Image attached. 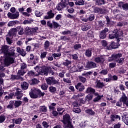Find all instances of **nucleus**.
Segmentation results:
<instances>
[{"label": "nucleus", "mask_w": 128, "mask_h": 128, "mask_svg": "<svg viewBox=\"0 0 128 128\" xmlns=\"http://www.w3.org/2000/svg\"><path fill=\"white\" fill-rule=\"evenodd\" d=\"M65 8H66V6L62 2L58 3L56 6V8L58 11L64 10Z\"/></svg>", "instance_id": "nucleus-25"}, {"label": "nucleus", "mask_w": 128, "mask_h": 128, "mask_svg": "<svg viewBox=\"0 0 128 128\" xmlns=\"http://www.w3.org/2000/svg\"><path fill=\"white\" fill-rule=\"evenodd\" d=\"M22 102L20 100H10L9 102V104L7 106V108L8 110H14V108H16L22 106Z\"/></svg>", "instance_id": "nucleus-6"}, {"label": "nucleus", "mask_w": 128, "mask_h": 128, "mask_svg": "<svg viewBox=\"0 0 128 128\" xmlns=\"http://www.w3.org/2000/svg\"><path fill=\"white\" fill-rule=\"evenodd\" d=\"M94 60L96 64H100L102 62V58L100 57H96L94 58Z\"/></svg>", "instance_id": "nucleus-55"}, {"label": "nucleus", "mask_w": 128, "mask_h": 128, "mask_svg": "<svg viewBox=\"0 0 128 128\" xmlns=\"http://www.w3.org/2000/svg\"><path fill=\"white\" fill-rule=\"evenodd\" d=\"M21 88L24 90H26L28 88V84L26 82H24L21 84Z\"/></svg>", "instance_id": "nucleus-33"}, {"label": "nucleus", "mask_w": 128, "mask_h": 128, "mask_svg": "<svg viewBox=\"0 0 128 128\" xmlns=\"http://www.w3.org/2000/svg\"><path fill=\"white\" fill-rule=\"evenodd\" d=\"M26 74V72H24V70L20 69L18 71V76H24Z\"/></svg>", "instance_id": "nucleus-50"}, {"label": "nucleus", "mask_w": 128, "mask_h": 128, "mask_svg": "<svg viewBox=\"0 0 128 128\" xmlns=\"http://www.w3.org/2000/svg\"><path fill=\"white\" fill-rule=\"evenodd\" d=\"M98 24L96 25V29L98 30H102L106 24V20H99L98 22Z\"/></svg>", "instance_id": "nucleus-14"}, {"label": "nucleus", "mask_w": 128, "mask_h": 128, "mask_svg": "<svg viewBox=\"0 0 128 128\" xmlns=\"http://www.w3.org/2000/svg\"><path fill=\"white\" fill-rule=\"evenodd\" d=\"M86 68H88V70L94 68H96V64L92 61H88L86 64Z\"/></svg>", "instance_id": "nucleus-15"}, {"label": "nucleus", "mask_w": 128, "mask_h": 128, "mask_svg": "<svg viewBox=\"0 0 128 128\" xmlns=\"http://www.w3.org/2000/svg\"><path fill=\"white\" fill-rule=\"evenodd\" d=\"M6 117L4 116V114H2L0 116V124H2V122H4V120H6Z\"/></svg>", "instance_id": "nucleus-47"}, {"label": "nucleus", "mask_w": 128, "mask_h": 128, "mask_svg": "<svg viewBox=\"0 0 128 128\" xmlns=\"http://www.w3.org/2000/svg\"><path fill=\"white\" fill-rule=\"evenodd\" d=\"M8 48H10L9 46L2 45L0 49L2 54H4V56H8L9 54H12V50L11 52H10Z\"/></svg>", "instance_id": "nucleus-10"}, {"label": "nucleus", "mask_w": 128, "mask_h": 128, "mask_svg": "<svg viewBox=\"0 0 128 128\" xmlns=\"http://www.w3.org/2000/svg\"><path fill=\"white\" fill-rule=\"evenodd\" d=\"M113 128H122V122H118V123H115L112 124Z\"/></svg>", "instance_id": "nucleus-43"}, {"label": "nucleus", "mask_w": 128, "mask_h": 128, "mask_svg": "<svg viewBox=\"0 0 128 128\" xmlns=\"http://www.w3.org/2000/svg\"><path fill=\"white\" fill-rule=\"evenodd\" d=\"M73 112L76 114H80V112H82V110H80V108L77 107L73 108Z\"/></svg>", "instance_id": "nucleus-48"}, {"label": "nucleus", "mask_w": 128, "mask_h": 128, "mask_svg": "<svg viewBox=\"0 0 128 128\" xmlns=\"http://www.w3.org/2000/svg\"><path fill=\"white\" fill-rule=\"evenodd\" d=\"M87 36L88 38H92L94 36V32L92 30L88 31Z\"/></svg>", "instance_id": "nucleus-58"}, {"label": "nucleus", "mask_w": 128, "mask_h": 128, "mask_svg": "<svg viewBox=\"0 0 128 128\" xmlns=\"http://www.w3.org/2000/svg\"><path fill=\"white\" fill-rule=\"evenodd\" d=\"M16 30L18 32V34L19 36H22L24 34V28L22 27L21 26H18L16 28Z\"/></svg>", "instance_id": "nucleus-22"}, {"label": "nucleus", "mask_w": 128, "mask_h": 128, "mask_svg": "<svg viewBox=\"0 0 128 128\" xmlns=\"http://www.w3.org/2000/svg\"><path fill=\"white\" fill-rule=\"evenodd\" d=\"M84 2H86V0H78L76 2L75 4H76V6H84Z\"/></svg>", "instance_id": "nucleus-39"}, {"label": "nucleus", "mask_w": 128, "mask_h": 128, "mask_svg": "<svg viewBox=\"0 0 128 128\" xmlns=\"http://www.w3.org/2000/svg\"><path fill=\"white\" fill-rule=\"evenodd\" d=\"M15 50H12V53L9 54L8 55L5 56V58L4 59V64L6 66H10V64H14V58L12 56H14L16 55Z\"/></svg>", "instance_id": "nucleus-2"}, {"label": "nucleus", "mask_w": 128, "mask_h": 128, "mask_svg": "<svg viewBox=\"0 0 128 128\" xmlns=\"http://www.w3.org/2000/svg\"><path fill=\"white\" fill-rule=\"evenodd\" d=\"M70 0H60V2L66 8V6H68Z\"/></svg>", "instance_id": "nucleus-52"}, {"label": "nucleus", "mask_w": 128, "mask_h": 128, "mask_svg": "<svg viewBox=\"0 0 128 128\" xmlns=\"http://www.w3.org/2000/svg\"><path fill=\"white\" fill-rule=\"evenodd\" d=\"M88 20L90 22H92L94 20V14H90L88 18Z\"/></svg>", "instance_id": "nucleus-61"}, {"label": "nucleus", "mask_w": 128, "mask_h": 128, "mask_svg": "<svg viewBox=\"0 0 128 128\" xmlns=\"http://www.w3.org/2000/svg\"><path fill=\"white\" fill-rule=\"evenodd\" d=\"M102 46H104L105 50H108V42L106 40H103L102 41Z\"/></svg>", "instance_id": "nucleus-38"}, {"label": "nucleus", "mask_w": 128, "mask_h": 128, "mask_svg": "<svg viewBox=\"0 0 128 128\" xmlns=\"http://www.w3.org/2000/svg\"><path fill=\"white\" fill-rule=\"evenodd\" d=\"M28 67V65L26 63H22L20 64V70H24L25 68Z\"/></svg>", "instance_id": "nucleus-60"}, {"label": "nucleus", "mask_w": 128, "mask_h": 128, "mask_svg": "<svg viewBox=\"0 0 128 128\" xmlns=\"http://www.w3.org/2000/svg\"><path fill=\"white\" fill-rule=\"evenodd\" d=\"M16 52L18 54H20V56H26V52L23 48L20 49V47L17 48Z\"/></svg>", "instance_id": "nucleus-23"}, {"label": "nucleus", "mask_w": 128, "mask_h": 128, "mask_svg": "<svg viewBox=\"0 0 128 128\" xmlns=\"http://www.w3.org/2000/svg\"><path fill=\"white\" fill-rule=\"evenodd\" d=\"M122 36H124V32L122 30L118 29H114L109 34V38L110 40L118 38H122Z\"/></svg>", "instance_id": "nucleus-5"}, {"label": "nucleus", "mask_w": 128, "mask_h": 128, "mask_svg": "<svg viewBox=\"0 0 128 128\" xmlns=\"http://www.w3.org/2000/svg\"><path fill=\"white\" fill-rule=\"evenodd\" d=\"M85 112L89 116H94V114H96V112H94V110H92V108L85 110Z\"/></svg>", "instance_id": "nucleus-31"}, {"label": "nucleus", "mask_w": 128, "mask_h": 128, "mask_svg": "<svg viewBox=\"0 0 128 128\" xmlns=\"http://www.w3.org/2000/svg\"><path fill=\"white\" fill-rule=\"evenodd\" d=\"M47 14H48V16H44L45 20H50V18H54V14L52 13V10H50L48 12Z\"/></svg>", "instance_id": "nucleus-18"}, {"label": "nucleus", "mask_w": 128, "mask_h": 128, "mask_svg": "<svg viewBox=\"0 0 128 128\" xmlns=\"http://www.w3.org/2000/svg\"><path fill=\"white\" fill-rule=\"evenodd\" d=\"M44 48L45 50H48L50 48V42L46 40L44 44Z\"/></svg>", "instance_id": "nucleus-51"}, {"label": "nucleus", "mask_w": 128, "mask_h": 128, "mask_svg": "<svg viewBox=\"0 0 128 128\" xmlns=\"http://www.w3.org/2000/svg\"><path fill=\"white\" fill-rule=\"evenodd\" d=\"M12 122L16 124H22V118H18L17 119H12Z\"/></svg>", "instance_id": "nucleus-37"}, {"label": "nucleus", "mask_w": 128, "mask_h": 128, "mask_svg": "<svg viewBox=\"0 0 128 128\" xmlns=\"http://www.w3.org/2000/svg\"><path fill=\"white\" fill-rule=\"evenodd\" d=\"M120 46V44H118L114 42V41L112 42L110 44H108V50H116Z\"/></svg>", "instance_id": "nucleus-12"}, {"label": "nucleus", "mask_w": 128, "mask_h": 128, "mask_svg": "<svg viewBox=\"0 0 128 128\" xmlns=\"http://www.w3.org/2000/svg\"><path fill=\"white\" fill-rule=\"evenodd\" d=\"M64 128H74V124H72V123H71V124H69L68 125H66L64 127Z\"/></svg>", "instance_id": "nucleus-64"}, {"label": "nucleus", "mask_w": 128, "mask_h": 128, "mask_svg": "<svg viewBox=\"0 0 128 128\" xmlns=\"http://www.w3.org/2000/svg\"><path fill=\"white\" fill-rule=\"evenodd\" d=\"M72 64V62L70 60H66V62H64L62 64L63 66H70Z\"/></svg>", "instance_id": "nucleus-54"}, {"label": "nucleus", "mask_w": 128, "mask_h": 128, "mask_svg": "<svg viewBox=\"0 0 128 128\" xmlns=\"http://www.w3.org/2000/svg\"><path fill=\"white\" fill-rule=\"evenodd\" d=\"M24 32L28 36H30V28L28 27H26L24 29Z\"/></svg>", "instance_id": "nucleus-49"}, {"label": "nucleus", "mask_w": 128, "mask_h": 128, "mask_svg": "<svg viewBox=\"0 0 128 128\" xmlns=\"http://www.w3.org/2000/svg\"><path fill=\"white\" fill-rule=\"evenodd\" d=\"M46 84L44 83L40 86L42 90H46L48 88V86H55L56 88H60V80H56L54 76H50L46 78Z\"/></svg>", "instance_id": "nucleus-1"}, {"label": "nucleus", "mask_w": 128, "mask_h": 128, "mask_svg": "<svg viewBox=\"0 0 128 128\" xmlns=\"http://www.w3.org/2000/svg\"><path fill=\"white\" fill-rule=\"evenodd\" d=\"M48 90L52 94H56V88L54 86H50L48 88Z\"/></svg>", "instance_id": "nucleus-36"}, {"label": "nucleus", "mask_w": 128, "mask_h": 128, "mask_svg": "<svg viewBox=\"0 0 128 128\" xmlns=\"http://www.w3.org/2000/svg\"><path fill=\"white\" fill-rule=\"evenodd\" d=\"M100 74H103V76H106L108 74V69H103L100 72Z\"/></svg>", "instance_id": "nucleus-45"}, {"label": "nucleus", "mask_w": 128, "mask_h": 128, "mask_svg": "<svg viewBox=\"0 0 128 128\" xmlns=\"http://www.w3.org/2000/svg\"><path fill=\"white\" fill-rule=\"evenodd\" d=\"M17 34L16 28H12L10 30L8 36H10V38L12 36H16Z\"/></svg>", "instance_id": "nucleus-17"}, {"label": "nucleus", "mask_w": 128, "mask_h": 128, "mask_svg": "<svg viewBox=\"0 0 128 128\" xmlns=\"http://www.w3.org/2000/svg\"><path fill=\"white\" fill-rule=\"evenodd\" d=\"M78 42H75V44L73 46L74 50H79L82 48V44H79Z\"/></svg>", "instance_id": "nucleus-30"}, {"label": "nucleus", "mask_w": 128, "mask_h": 128, "mask_svg": "<svg viewBox=\"0 0 128 128\" xmlns=\"http://www.w3.org/2000/svg\"><path fill=\"white\" fill-rule=\"evenodd\" d=\"M32 10L30 7L26 9V12H23L22 13V16H28V18L30 16V12H32Z\"/></svg>", "instance_id": "nucleus-26"}, {"label": "nucleus", "mask_w": 128, "mask_h": 128, "mask_svg": "<svg viewBox=\"0 0 128 128\" xmlns=\"http://www.w3.org/2000/svg\"><path fill=\"white\" fill-rule=\"evenodd\" d=\"M122 54L121 53H118L116 54H112L111 56L108 58V62H116L120 64H124V58H122Z\"/></svg>", "instance_id": "nucleus-3"}, {"label": "nucleus", "mask_w": 128, "mask_h": 128, "mask_svg": "<svg viewBox=\"0 0 128 128\" xmlns=\"http://www.w3.org/2000/svg\"><path fill=\"white\" fill-rule=\"evenodd\" d=\"M86 98L87 102H90V100H92V98H94V95L92 94H88L86 96Z\"/></svg>", "instance_id": "nucleus-40"}, {"label": "nucleus", "mask_w": 128, "mask_h": 128, "mask_svg": "<svg viewBox=\"0 0 128 128\" xmlns=\"http://www.w3.org/2000/svg\"><path fill=\"white\" fill-rule=\"evenodd\" d=\"M106 4V1L105 0H96L95 1L96 6H102Z\"/></svg>", "instance_id": "nucleus-20"}, {"label": "nucleus", "mask_w": 128, "mask_h": 128, "mask_svg": "<svg viewBox=\"0 0 128 128\" xmlns=\"http://www.w3.org/2000/svg\"><path fill=\"white\" fill-rule=\"evenodd\" d=\"M122 8L123 10H128V4L126 3L124 4H123L122 5Z\"/></svg>", "instance_id": "nucleus-63"}, {"label": "nucleus", "mask_w": 128, "mask_h": 128, "mask_svg": "<svg viewBox=\"0 0 128 128\" xmlns=\"http://www.w3.org/2000/svg\"><path fill=\"white\" fill-rule=\"evenodd\" d=\"M61 122L64 124L63 128L65 126H68V124H72V118H70V114H66L63 116V118Z\"/></svg>", "instance_id": "nucleus-9"}, {"label": "nucleus", "mask_w": 128, "mask_h": 128, "mask_svg": "<svg viewBox=\"0 0 128 128\" xmlns=\"http://www.w3.org/2000/svg\"><path fill=\"white\" fill-rule=\"evenodd\" d=\"M78 80L80 82H82V84H84L86 82V78L82 76H78Z\"/></svg>", "instance_id": "nucleus-41"}, {"label": "nucleus", "mask_w": 128, "mask_h": 128, "mask_svg": "<svg viewBox=\"0 0 128 128\" xmlns=\"http://www.w3.org/2000/svg\"><path fill=\"white\" fill-rule=\"evenodd\" d=\"M86 94H92L96 92V89L88 87L85 91Z\"/></svg>", "instance_id": "nucleus-27"}, {"label": "nucleus", "mask_w": 128, "mask_h": 128, "mask_svg": "<svg viewBox=\"0 0 128 128\" xmlns=\"http://www.w3.org/2000/svg\"><path fill=\"white\" fill-rule=\"evenodd\" d=\"M75 88L76 90H78L79 92H84V90L86 89V87L82 82H78Z\"/></svg>", "instance_id": "nucleus-16"}, {"label": "nucleus", "mask_w": 128, "mask_h": 128, "mask_svg": "<svg viewBox=\"0 0 128 128\" xmlns=\"http://www.w3.org/2000/svg\"><path fill=\"white\" fill-rule=\"evenodd\" d=\"M56 104L54 102H52L48 106L50 111L52 110L50 112L51 118H58V112L54 110H56Z\"/></svg>", "instance_id": "nucleus-8"}, {"label": "nucleus", "mask_w": 128, "mask_h": 128, "mask_svg": "<svg viewBox=\"0 0 128 128\" xmlns=\"http://www.w3.org/2000/svg\"><path fill=\"white\" fill-rule=\"evenodd\" d=\"M128 100V97L126 96V94L123 93L122 95V96L121 98H120V100L126 104V100Z\"/></svg>", "instance_id": "nucleus-34"}, {"label": "nucleus", "mask_w": 128, "mask_h": 128, "mask_svg": "<svg viewBox=\"0 0 128 128\" xmlns=\"http://www.w3.org/2000/svg\"><path fill=\"white\" fill-rule=\"evenodd\" d=\"M106 32H108V29L106 28H105L104 30H102L99 34L100 38H106V36H108Z\"/></svg>", "instance_id": "nucleus-13"}, {"label": "nucleus", "mask_w": 128, "mask_h": 128, "mask_svg": "<svg viewBox=\"0 0 128 128\" xmlns=\"http://www.w3.org/2000/svg\"><path fill=\"white\" fill-rule=\"evenodd\" d=\"M46 54H48L47 52H43L40 53V58L41 60H44L45 58H46Z\"/></svg>", "instance_id": "nucleus-44"}, {"label": "nucleus", "mask_w": 128, "mask_h": 128, "mask_svg": "<svg viewBox=\"0 0 128 128\" xmlns=\"http://www.w3.org/2000/svg\"><path fill=\"white\" fill-rule=\"evenodd\" d=\"M90 28V26H88V25H83L82 26V30L83 32H86Z\"/></svg>", "instance_id": "nucleus-42"}, {"label": "nucleus", "mask_w": 128, "mask_h": 128, "mask_svg": "<svg viewBox=\"0 0 128 128\" xmlns=\"http://www.w3.org/2000/svg\"><path fill=\"white\" fill-rule=\"evenodd\" d=\"M42 124L44 128H48L50 126L48 125V122L46 121H44L42 122Z\"/></svg>", "instance_id": "nucleus-62"}, {"label": "nucleus", "mask_w": 128, "mask_h": 128, "mask_svg": "<svg viewBox=\"0 0 128 128\" xmlns=\"http://www.w3.org/2000/svg\"><path fill=\"white\" fill-rule=\"evenodd\" d=\"M70 72H78V70L76 66H73L70 68Z\"/></svg>", "instance_id": "nucleus-59"}, {"label": "nucleus", "mask_w": 128, "mask_h": 128, "mask_svg": "<svg viewBox=\"0 0 128 128\" xmlns=\"http://www.w3.org/2000/svg\"><path fill=\"white\" fill-rule=\"evenodd\" d=\"M66 10L69 14H74V9L72 8H68V7Z\"/></svg>", "instance_id": "nucleus-56"}, {"label": "nucleus", "mask_w": 128, "mask_h": 128, "mask_svg": "<svg viewBox=\"0 0 128 128\" xmlns=\"http://www.w3.org/2000/svg\"><path fill=\"white\" fill-rule=\"evenodd\" d=\"M31 92H29L30 98H44L46 93L42 92V90L38 88H34L31 90Z\"/></svg>", "instance_id": "nucleus-4"}, {"label": "nucleus", "mask_w": 128, "mask_h": 128, "mask_svg": "<svg viewBox=\"0 0 128 128\" xmlns=\"http://www.w3.org/2000/svg\"><path fill=\"white\" fill-rule=\"evenodd\" d=\"M20 24V21L18 20H12L10 21L8 24V26H16V24Z\"/></svg>", "instance_id": "nucleus-32"}, {"label": "nucleus", "mask_w": 128, "mask_h": 128, "mask_svg": "<svg viewBox=\"0 0 128 128\" xmlns=\"http://www.w3.org/2000/svg\"><path fill=\"white\" fill-rule=\"evenodd\" d=\"M104 18L106 20V24L108 26H112L114 24V22L110 20V17H108V16H105Z\"/></svg>", "instance_id": "nucleus-29"}, {"label": "nucleus", "mask_w": 128, "mask_h": 128, "mask_svg": "<svg viewBox=\"0 0 128 128\" xmlns=\"http://www.w3.org/2000/svg\"><path fill=\"white\" fill-rule=\"evenodd\" d=\"M6 75L4 74V73H0V86H2V84H4V78H2V76H4Z\"/></svg>", "instance_id": "nucleus-46"}, {"label": "nucleus", "mask_w": 128, "mask_h": 128, "mask_svg": "<svg viewBox=\"0 0 128 128\" xmlns=\"http://www.w3.org/2000/svg\"><path fill=\"white\" fill-rule=\"evenodd\" d=\"M34 69L41 76H48V67H40L38 66L34 67Z\"/></svg>", "instance_id": "nucleus-7"}, {"label": "nucleus", "mask_w": 128, "mask_h": 128, "mask_svg": "<svg viewBox=\"0 0 128 128\" xmlns=\"http://www.w3.org/2000/svg\"><path fill=\"white\" fill-rule=\"evenodd\" d=\"M96 86L97 88H102L104 86H106L104 82H101L100 80H96Z\"/></svg>", "instance_id": "nucleus-19"}, {"label": "nucleus", "mask_w": 128, "mask_h": 128, "mask_svg": "<svg viewBox=\"0 0 128 128\" xmlns=\"http://www.w3.org/2000/svg\"><path fill=\"white\" fill-rule=\"evenodd\" d=\"M92 48H88L85 52V56L86 58H90L92 54Z\"/></svg>", "instance_id": "nucleus-24"}, {"label": "nucleus", "mask_w": 128, "mask_h": 128, "mask_svg": "<svg viewBox=\"0 0 128 128\" xmlns=\"http://www.w3.org/2000/svg\"><path fill=\"white\" fill-rule=\"evenodd\" d=\"M39 110L40 112H42V114H46V112H48V107L44 105L40 106L39 108Z\"/></svg>", "instance_id": "nucleus-28"}, {"label": "nucleus", "mask_w": 128, "mask_h": 128, "mask_svg": "<svg viewBox=\"0 0 128 128\" xmlns=\"http://www.w3.org/2000/svg\"><path fill=\"white\" fill-rule=\"evenodd\" d=\"M60 40L66 42V40H70V38H68L67 36H60Z\"/></svg>", "instance_id": "nucleus-53"}, {"label": "nucleus", "mask_w": 128, "mask_h": 128, "mask_svg": "<svg viewBox=\"0 0 128 128\" xmlns=\"http://www.w3.org/2000/svg\"><path fill=\"white\" fill-rule=\"evenodd\" d=\"M108 78H110L111 82H116L118 80V76H116V75L112 76V74H108Z\"/></svg>", "instance_id": "nucleus-35"}, {"label": "nucleus", "mask_w": 128, "mask_h": 128, "mask_svg": "<svg viewBox=\"0 0 128 128\" xmlns=\"http://www.w3.org/2000/svg\"><path fill=\"white\" fill-rule=\"evenodd\" d=\"M110 118L112 122H115L116 120H120V116L116 114H111L110 116Z\"/></svg>", "instance_id": "nucleus-21"}, {"label": "nucleus", "mask_w": 128, "mask_h": 128, "mask_svg": "<svg viewBox=\"0 0 128 128\" xmlns=\"http://www.w3.org/2000/svg\"><path fill=\"white\" fill-rule=\"evenodd\" d=\"M6 42L8 44H12V42H14L12 41V40H11L10 38V37H6Z\"/></svg>", "instance_id": "nucleus-57"}, {"label": "nucleus", "mask_w": 128, "mask_h": 128, "mask_svg": "<svg viewBox=\"0 0 128 128\" xmlns=\"http://www.w3.org/2000/svg\"><path fill=\"white\" fill-rule=\"evenodd\" d=\"M7 16L8 18H10V20H16V18H18V16H20V12L18 11L15 13L8 12Z\"/></svg>", "instance_id": "nucleus-11"}]
</instances>
